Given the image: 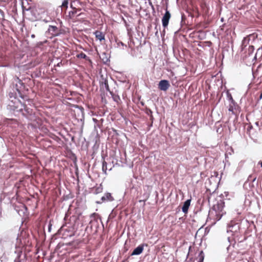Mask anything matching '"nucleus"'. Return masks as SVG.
Segmentation results:
<instances>
[{"label":"nucleus","mask_w":262,"mask_h":262,"mask_svg":"<svg viewBox=\"0 0 262 262\" xmlns=\"http://www.w3.org/2000/svg\"><path fill=\"white\" fill-rule=\"evenodd\" d=\"M228 195L229 192L228 191H225L224 193L221 194L219 196L220 199H216V203L214 204L212 207V210L215 212V215L217 221L220 220L223 215L226 213L224 211L225 207L224 199H225V197H227Z\"/></svg>","instance_id":"obj_1"},{"label":"nucleus","mask_w":262,"mask_h":262,"mask_svg":"<svg viewBox=\"0 0 262 262\" xmlns=\"http://www.w3.org/2000/svg\"><path fill=\"white\" fill-rule=\"evenodd\" d=\"M14 80L16 82L14 86V91H16L18 93V97L24 101L28 100V97L27 94L29 89L25 83L17 76L14 77Z\"/></svg>","instance_id":"obj_2"},{"label":"nucleus","mask_w":262,"mask_h":262,"mask_svg":"<svg viewBox=\"0 0 262 262\" xmlns=\"http://www.w3.org/2000/svg\"><path fill=\"white\" fill-rule=\"evenodd\" d=\"M31 20L33 21L42 20L49 23L51 18L48 16V12L42 9H33L31 10Z\"/></svg>","instance_id":"obj_3"},{"label":"nucleus","mask_w":262,"mask_h":262,"mask_svg":"<svg viewBox=\"0 0 262 262\" xmlns=\"http://www.w3.org/2000/svg\"><path fill=\"white\" fill-rule=\"evenodd\" d=\"M24 104L19 99L11 100L7 105V108L14 113H18L19 114Z\"/></svg>","instance_id":"obj_4"},{"label":"nucleus","mask_w":262,"mask_h":262,"mask_svg":"<svg viewBox=\"0 0 262 262\" xmlns=\"http://www.w3.org/2000/svg\"><path fill=\"white\" fill-rule=\"evenodd\" d=\"M19 114L29 121H34L36 120V117L33 110L28 107L25 104L23 106Z\"/></svg>","instance_id":"obj_5"},{"label":"nucleus","mask_w":262,"mask_h":262,"mask_svg":"<svg viewBox=\"0 0 262 262\" xmlns=\"http://www.w3.org/2000/svg\"><path fill=\"white\" fill-rule=\"evenodd\" d=\"M91 220L89 222V226L90 227L92 230L94 229L95 231L96 232L97 231L98 228H99V221H100L103 227V224L101 221V219L100 216L96 213H93L90 215Z\"/></svg>","instance_id":"obj_6"},{"label":"nucleus","mask_w":262,"mask_h":262,"mask_svg":"<svg viewBox=\"0 0 262 262\" xmlns=\"http://www.w3.org/2000/svg\"><path fill=\"white\" fill-rule=\"evenodd\" d=\"M240 229L239 223L235 220H231L227 226V232L231 233V236H233L237 233Z\"/></svg>","instance_id":"obj_7"},{"label":"nucleus","mask_w":262,"mask_h":262,"mask_svg":"<svg viewBox=\"0 0 262 262\" xmlns=\"http://www.w3.org/2000/svg\"><path fill=\"white\" fill-rule=\"evenodd\" d=\"M63 33V30L58 28L55 25H50L46 34H50L51 36L50 38H52L53 37L59 36Z\"/></svg>","instance_id":"obj_8"},{"label":"nucleus","mask_w":262,"mask_h":262,"mask_svg":"<svg viewBox=\"0 0 262 262\" xmlns=\"http://www.w3.org/2000/svg\"><path fill=\"white\" fill-rule=\"evenodd\" d=\"M255 50L253 45H250L248 48H246L242 52V57L244 60L248 59L249 61L251 60V58L253 57V53Z\"/></svg>","instance_id":"obj_9"},{"label":"nucleus","mask_w":262,"mask_h":262,"mask_svg":"<svg viewBox=\"0 0 262 262\" xmlns=\"http://www.w3.org/2000/svg\"><path fill=\"white\" fill-rule=\"evenodd\" d=\"M181 27L179 31L184 32H187L191 29L189 28L188 25V21L187 20L186 16L184 13H181V20L180 23Z\"/></svg>","instance_id":"obj_10"},{"label":"nucleus","mask_w":262,"mask_h":262,"mask_svg":"<svg viewBox=\"0 0 262 262\" xmlns=\"http://www.w3.org/2000/svg\"><path fill=\"white\" fill-rule=\"evenodd\" d=\"M115 200L114 197L112 196L111 193L106 192L104 193L103 195L100 198L99 201H96V203L97 204H101L103 203L111 202Z\"/></svg>","instance_id":"obj_11"},{"label":"nucleus","mask_w":262,"mask_h":262,"mask_svg":"<svg viewBox=\"0 0 262 262\" xmlns=\"http://www.w3.org/2000/svg\"><path fill=\"white\" fill-rule=\"evenodd\" d=\"M171 18V13L167 8L165 9V13L163 14L162 17V24L163 27L165 29L168 27L169 24V20Z\"/></svg>","instance_id":"obj_12"},{"label":"nucleus","mask_w":262,"mask_h":262,"mask_svg":"<svg viewBox=\"0 0 262 262\" xmlns=\"http://www.w3.org/2000/svg\"><path fill=\"white\" fill-rule=\"evenodd\" d=\"M14 209L20 216H24L28 211L27 206L24 204L15 205L14 206Z\"/></svg>","instance_id":"obj_13"},{"label":"nucleus","mask_w":262,"mask_h":262,"mask_svg":"<svg viewBox=\"0 0 262 262\" xmlns=\"http://www.w3.org/2000/svg\"><path fill=\"white\" fill-rule=\"evenodd\" d=\"M200 7L203 12V16L205 19L206 17L209 16L210 7L205 2H202L200 4Z\"/></svg>","instance_id":"obj_14"},{"label":"nucleus","mask_w":262,"mask_h":262,"mask_svg":"<svg viewBox=\"0 0 262 262\" xmlns=\"http://www.w3.org/2000/svg\"><path fill=\"white\" fill-rule=\"evenodd\" d=\"M99 85L100 89L105 88L107 92H109L111 95L113 92L110 91L109 85L108 83V80L106 78L103 77V75L101 76V79L99 81Z\"/></svg>","instance_id":"obj_15"},{"label":"nucleus","mask_w":262,"mask_h":262,"mask_svg":"<svg viewBox=\"0 0 262 262\" xmlns=\"http://www.w3.org/2000/svg\"><path fill=\"white\" fill-rule=\"evenodd\" d=\"M170 86L169 82L168 80L162 79L159 82L158 89L162 91H166Z\"/></svg>","instance_id":"obj_16"},{"label":"nucleus","mask_w":262,"mask_h":262,"mask_svg":"<svg viewBox=\"0 0 262 262\" xmlns=\"http://www.w3.org/2000/svg\"><path fill=\"white\" fill-rule=\"evenodd\" d=\"M145 113L149 116L150 122L148 123L147 125L150 128L153 125V123L155 120L154 116L152 115V111L149 108L146 107L144 109Z\"/></svg>","instance_id":"obj_17"},{"label":"nucleus","mask_w":262,"mask_h":262,"mask_svg":"<svg viewBox=\"0 0 262 262\" xmlns=\"http://www.w3.org/2000/svg\"><path fill=\"white\" fill-rule=\"evenodd\" d=\"M144 246H147V245L146 244H141L138 246L134 249L130 254V256L139 255L141 254L144 250Z\"/></svg>","instance_id":"obj_18"},{"label":"nucleus","mask_w":262,"mask_h":262,"mask_svg":"<svg viewBox=\"0 0 262 262\" xmlns=\"http://www.w3.org/2000/svg\"><path fill=\"white\" fill-rule=\"evenodd\" d=\"M15 253H17V256L14 260V262H23L26 257V254H23L21 250L16 251Z\"/></svg>","instance_id":"obj_19"},{"label":"nucleus","mask_w":262,"mask_h":262,"mask_svg":"<svg viewBox=\"0 0 262 262\" xmlns=\"http://www.w3.org/2000/svg\"><path fill=\"white\" fill-rule=\"evenodd\" d=\"M191 199L186 200L184 203L182 207V211L185 214H187L189 208L190 206Z\"/></svg>","instance_id":"obj_20"},{"label":"nucleus","mask_w":262,"mask_h":262,"mask_svg":"<svg viewBox=\"0 0 262 262\" xmlns=\"http://www.w3.org/2000/svg\"><path fill=\"white\" fill-rule=\"evenodd\" d=\"M251 45V42L250 40L248 39V37L247 36H245L243 38L242 43L241 45V52L244 51L245 49H246L247 47L248 46H250Z\"/></svg>","instance_id":"obj_21"},{"label":"nucleus","mask_w":262,"mask_h":262,"mask_svg":"<svg viewBox=\"0 0 262 262\" xmlns=\"http://www.w3.org/2000/svg\"><path fill=\"white\" fill-rule=\"evenodd\" d=\"M251 61H256L257 59H262V47H259L257 50L254 56L252 57Z\"/></svg>","instance_id":"obj_22"},{"label":"nucleus","mask_w":262,"mask_h":262,"mask_svg":"<svg viewBox=\"0 0 262 262\" xmlns=\"http://www.w3.org/2000/svg\"><path fill=\"white\" fill-rule=\"evenodd\" d=\"M72 106V107L79 110L80 114H78V116H80V115H81V118H80V119L81 121H83L84 119V108L82 106L77 105V104H73Z\"/></svg>","instance_id":"obj_23"},{"label":"nucleus","mask_w":262,"mask_h":262,"mask_svg":"<svg viewBox=\"0 0 262 262\" xmlns=\"http://www.w3.org/2000/svg\"><path fill=\"white\" fill-rule=\"evenodd\" d=\"M47 42H48V40L45 39L43 41H40L37 42L35 43H33L32 46L35 48L42 50L45 47V44Z\"/></svg>","instance_id":"obj_24"},{"label":"nucleus","mask_w":262,"mask_h":262,"mask_svg":"<svg viewBox=\"0 0 262 262\" xmlns=\"http://www.w3.org/2000/svg\"><path fill=\"white\" fill-rule=\"evenodd\" d=\"M238 123V117L235 116L232 122V125L228 126V129L230 132L231 131H235L237 129L236 124Z\"/></svg>","instance_id":"obj_25"},{"label":"nucleus","mask_w":262,"mask_h":262,"mask_svg":"<svg viewBox=\"0 0 262 262\" xmlns=\"http://www.w3.org/2000/svg\"><path fill=\"white\" fill-rule=\"evenodd\" d=\"M96 38L99 41H101L105 39L104 34L101 31H96L94 32Z\"/></svg>","instance_id":"obj_26"},{"label":"nucleus","mask_w":262,"mask_h":262,"mask_svg":"<svg viewBox=\"0 0 262 262\" xmlns=\"http://www.w3.org/2000/svg\"><path fill=\"white\" fill-rule=\"evenodd\" d=\"M110 56H108L107 54L103 52L100 56V58L102 60L104 64H107V62L110 61Z\"/></svg>","instance_id":"obj_27"},{"label":"nucleus","mask_w":262,"mask_h":262,"mask_svg":"<svg viewBox=\"0 0 262 262\" xmlns=\"http://www.w3.org/2000/svg\"><path fill=\"white\" fill-rule=\"evenodd\" d=\"M0 145H1L2 151L3 152L6 153L8 150V148L7 147L6 144L4 139L0 136Z\"/></svg>","instance_id":"obj_28"},{"label":"nucleus","mask_w":262,"mask_h":262,"mask_svg":"<svg viewBox=\"0 0 262 262\" xmlns=\"http://www.w3.org/2000/svg\"><path fill=\"white\" fill-rule=\"evenodd\" d=\"M191 11L192 14H195L196 17L198 18L200 16L201 13L199 11V8L197 6L192 4V7L191 8Z\"/></svg>","instance_id":"obj_29"},{"label":"nucleus","mask_w":262,"mask_h":262,"mask_svg":"<svg viewBox=\"0 0 262 262\" xmlns=\"http://www.w3.org/2000/svg\"><path fill=\"white\" fill-rule=\"evenodd\" d=\"M248 39L251 42V45H253L256 39L257 38L258 35L256 33H252L246 36Z\"/></svg>","instance_id":"obj_30"},{"label":"nucleus","mask_w":262,"mask_h":262,"mask_svg":"<svg viewBox=\"0 0 262 262\" xmlns=\"http://www.w3.org/2000/svg\"><path fill=\"white\" fill-rule=\"evenodd\" d=\"M103 186L102 184H99L98 186H96L94 188L93 193L94 194H98L102 192Z\"/></svg>","instance_id":"obj_31"},{"label":"nucleus","mask_w":262,"mask_h":262,"mask_svg":"<svg viewBox=\"0 0 262 262\" xmlns=\"http://www.w3.org/2000/svg\"><path fill=\"white\" fill-rule=\"evenodd\" d=\"M81 9H72V10L70 11L68 13L69 17L71 19L77 13L78 11H80Z\"/></svg>","instance_id":"obj_32"},{"label":"nucleus","mask_w":262,"mask_h":262,"mask_svg":"<svg viewBox=\"0 0 262 262\" xmlns=\"http://www.w3.org/2000/svg\"><path fill=\"white\" fill-rule=\"evenodd\" d=\"M227 239H228V242L230 243V245H229L227 248V251H229V249H230V246L231 245H232L233 247L234 246V245H235L236 244V242L234 239V238L233 237H231L230 236H228L227 237Z\"/></svg>","instance_id":"obj_33"},{"label":"nucleus","mask_w":262,"mask_h":262,"mask_svg":"<svg viewBox=\"0 0 262 262\" xmlns=\"http://www.w3.org/2000/svg\"><path fill=\"white\" fill-rule=\"evenodd\" d=\"M76 56L78 58L84 59L87 61L90 60V57L83 52H81L80 53L77 54Z\"/></svg>","instance_id":"obj_34"},{"label":"nucleus","mask_w":262,"mask_h":262,"mask_svg":"<svg viewBox=\"0 0 262 262\" xmlns=\"http://www.w3.org/2000/svg\"><path fill=\"white\" fill-rule=\"evenodd\" d=\"M226 96H227V99L231 103H232L233 104H234L235 103V102L234 100L233 99L231 94L229 91L227 92Z\"/></svg>","instance_id":"obj_35"},{"label":"nucleus","mask_w":262,"mask_h":262,"mask_svg":"<svg viewBox=\"0 0 262 262\" xmlns=\"http://www.w3.org/2000/svg\"><path fill=\"white\" fill-rule=\"evenodd\" d=\"M77 5H81V3L78 0L74 1L71 3V7L72 9H80V8H76Z\"/></svg>","instance_id":"obj_36"},{"label":"nucleus","mask_w":262,"mask_h":262,"mask_svg":"<svg viewBox=\"0 0 262 262\" xmlns=\"http://www.w3.org/2000/svg\"><path fill=\"white\" fill-rule=\"evenodd\" d=\"M99 145L98 144H97V142H96L94 144V145H93V146L92 147L93 152H92V156H93L94 157L95 156V155L96 154V153L97 152V151L99 149Z\"/></svg>","instance_id":"obj_37"},{"label":"nucleus","mask_w":262,"mask_h":262,"mask_svg":"<svg viewBox=\"0 0 262 262\" xmlns=\"http://www.w3.org/2000/svg\"><path fill=\"white\" fill-rule=\"evenodd\" d=\"M102 158L103 159H104V157H103V155H102ZM107 162L104 160H103V161L102 162V171L105 174H106V171H107Z\"/></svg>","instance_id":"obj_38"},{"label":"nucleus","mask_w":262,"mask_h":262,"mask_svg":"<svg viewBox=\"0 0 262 262\" xmlns=\"http://www.w3.org/2000/svg\"><path fill=\"white\" fill-rule=\"evenodd\" d=\"M9 96L10 98L14 97V100L18 99L17 97H18V93H16V91H14V92H10L9 94Z\"/></svg>","instance_id":"obj_39"},{"label":"nucleus","mask_w":262,"mask_h":262,"mask_svg":"<svg viewBox=\"0 0 262 262\" xmlns=\"http://www.w3.org/2000/svg\"><path fill=\"white\" fill-rule=\"evenodd\" d=\"M186 13L188 14V16L193 18L194 17V14H192L191 11V8H187L185 10Z\"/></svg>","instance_id":"obj_40"},{"label":"nucleus","mask_w":262,"mask_h":262,"mask_svg":"<svg viewBox=\"0 0 262 262\" xmlns=\"http://www.w3.org/2000/svg\"><path fill=\"white\" fill-rule=\"evenodd\" d=\"M34 74L36 78L40 77L41 76V69L37 70L35 72H34Z\"/></svg>","instance_id":"obj_41"},{"label":"nucleus","mask_w":262,"mask_h":262,"mask_svg":"<svg viewBox=\"0 0 262 262\" xmlns=\"http://www.w3.org/2000/svg\"><path fill=\"white\" fill-rule=\"evenodd\" d=\"M115 217V214L113 213V210L112 211L111 213L109 214L107 217V222H108L109 221L112 220Z\"/></svg>","instance_id":"obj_42"},{"label":"nucleus","mask_w":262,"mask_h":262,"mask_svg":"<svg viewBox=\"0 0 262 262\" xmlns=\"http://www.w3.org/2000/svg\"><path fill=\"white\" fill-rule=\"evenodd\" d=\"M115 42L117 43L118 47L120 45H121L123 47L126 46V45L123 42H122L120 40H119L117 38H115Z\"/></svg>","instance_id":"obj_43"},{"label":"nucleus","mask_w":262,"mask_h":262,"mask_svg":"<svg viewBox=\"0 0 262 262\" xmlns=\"http://www.w3.org/2000/svg\"><path fill=\"white\" fill-rule=\"evenodd\" d=\"M204 257H205L204 253L202 250H201V251H200V252L199 253L198 258L204 259Z\"/></svg>","instance_id":"obj_44"},{"label":"nucleus","mask_w":262,"mask_h":262,"mask_svg":"<svg viewBox=\"0 0 262 262\" xmlns=\"http://www.w3.org/2000/svg\"><path fill=\"white\" fill-rule=\"evenodd\" d=\"M52 224L51 223V220H50L49 223L48 225V231L49 232H51V231L52 230Z\"/></svg>","instance_id":"obj_45"},{"label":"nucleus","mask_w":262,"mask_h":262,"mask_svg":"<svg viewBox=\"0 0 262 262\" xmlns=\"http://www.w3.org/2000/svg\"><path fill=\"white\" fill-rule=\"evenodd\" d=\"M29 126L31 127L32 129L37 128V125L34 122H32L28 124Z\"/></svg>","instance_id":"obj_46"},{"label":"nucleus","mask_w":262,"mask_h":262,"mask_svg":"<svg viewBox=\"0 0 262 262\" xmlns=\"http://www.w3.org/2000/svg\"><path fill=\"white\" fill-rule=\"evenodd\" d=\"M54 140L56 141L58 143H60V142H61V139L58 136H55L54 138H53Z\"/></svg>","instance_id":"obj_47"},{"label":"nucleus","mask_w":262,"mask_h":262,"mask_svg":"<svg viewBox=\"0 0 262 262\" xmlns=\"http://www.w3.org/2000/svg\"><path fill=\"white\" fill-rule=\"evenodd\" d=\"M262 99V91L260 94L259 97L256 99V104H258L259 101Z\"/></svg>","instance_id":"obj_48"},{"label":"nucleus","mask_w":262,"mask_h":262,"mask_svg":"<svg viewBox=\"0 0 262 262\" xmlns=\"http://www.w3.org/2000/svg\"><path fill=\"white\" fill-rule=\"evenodd\" d=\"M162 1L164 3L165 2L166 8L168 7V0H162Z\"/></svg>","instance_id":"obj_49"},{"label":"nucleus","mask_w":262,"mask_h":262,"mask_svg":"<svg viewBox=\"0 0 262 262\" xmlns=\"http://www.w3.org/2000/svg\"><path fill=\"white\" fill-rule=\"evenodd\" d=\"M247 239V236H245L244 237H243V239H241V241H239V242H240V243L246 241Z\"/></svg>","instance_id":"obj_50"},{"label":"nucleus","mask_w":262,"mask_h":262,"mask_svg":"<svg viewBox=\"0 0 262 262\" xmlns=\"http://www.w3.org/2000/svg\"><path fill=\"white\" fill-rule=\"evenodd\" d=\"M148 197H149V195H147L146 196V199H145V200H140V201H139V202H142V201L145 202L146 201V200L148 199Z\"/></svg>","instance_id":"obj_51"},{"label":"nucleus","mask_w":262,"mask_h":262,"mask_svg":"<svg viewBox=\"0 0 262 262\" xmlns=\"http://www.w3.org/2000/svg\"><path fill=\"white\" fill-rule=\"evenodd\" d=\"M129 256H128L126 258L123 259L122 262H128V259L129 258Z\"/></svg>","instance_id":"obj_52"},{"label":"nucleus","mask_w":262,"mask_h":262,"mask_svg":"<svg viewBox=\"0 0 262 262\" xmlns=\"http://www.w3.org/2000/svg\"><path fill=\"white\" fill-rule=\"evenodd\" d=\"M179 220L181 221L182 222H184V218L183 217H181L179 218Z\"/></svg>","instance_id":"obj_53"},{"label":"nucleus","mask_w":262,"mask_h":262,"mask_svg":"<svg viewBox=\"0 0 262 262\" xmlns=\"http://www.w3.org/2000/svg\"><path fill=\"white\" fill-rule=\"evenodd\" d=\"M204 260L203 259H200V258H198V262H204Z\"/></svg>","instance_id":"obj_54"},{"label":"nucleus","mask_w":262,"mask_h":262,"mask_svg":"<svg viewBox=\"0 0 262 262\" xmlns=\"http://www.w3.org/2000/svg\"><path fill=\"white\" fill-rule=\"evenodd\" d=\"M93 121H94L95 123H96L98 122L97 119H96V118H93Z\"/></svg>","instance_id":"obj_55"},{"label":"nucleus","mask_w":262,"mask_h":262,"mask_svg":"<svg viewBox=\"0 0 262 262\" xmlns=\"http://www.w3.org/2000/svg\"><path fill=\"white\" fill-rule=\"evenodd\" d=\"M256 177H254V178H253L251 180L252 182V183H253V182H254L256 180Z\"/></svg>","instance_id":"obj_56"},{"label":"nucleus","mask_w":262,"mask_h":262,"mask_svg":"<svg viewBox=\"0 0 262 262\" xmlns=\"http://www.w3.org/2000/svg\"><path fill=\"white\" fill-rule=\"evenodd\" d=\"M31 38H34L35 37V35L34 34H32L31 35Z\"/></svg>","instance_id":"obj_57"},{"label":"nucleus","mask_w":262,"mask_h":262,"mask_svg":"<svg viewBox=\"0 0 262 262\" xmlns=\"http://www.w3.org/2000/svg\"><path fill=\"white\" fill-rule=\"evenodd\" d=\"M63 5H68V2H66L65 1L63 2V4H62Z\"/></svg>","instance_id":"obj_58"},{"label":"nucleus","mask_w":262,"mask_h":262,"mask_svg":"<svg viewBox=\"0 0 262 262\" xmlns=\"http://www.w3.org/2000/svg\"><path fill=\"white\" fill-rule=\"evenodd\" d=\"M259 164L260 165V167L262 168V161H260L259 162Z\"/></svg>","instance_id":"obj_59"},{"label":"nucleus","mask_w":262,"mask_h":262,"mask_svg":"<svg viewBox=\"0 0 262 262\" xmlns=\"http://www.w3.org/2000/svg\"><path fill=\"white\" fill-rule=\"evenodd\" d=\"M140 103L142 106H144V105H145L144 102H143V101L140 102Z\"/></svg>","instance_id":"obj_60"},{"label":"nucleus","mask_w":262,"mask_h":262,"mask_svg":"<svg viewBox=\"0 0 262 262\" xmlns=\"http://www.w3.org/2000/svg\"><path fill=\"white\" fill-rule=\"evenodd\" d=\"M74 156L75 157V161H74V163H76V161H77V158H76V156H75V154H74Z\"/></svg>","instance_id":"obj_61"},{"label":"nucleus","mask_w":262,"mask_h":262,"mask_svg":"<svg viewBox=\"0 0 262 262\" xmlns=\"http://www.w3.org/2000/svg\"><path fill=\"white\" fill-rule=\"evenodd\" d=\"M255 125H257V126H258L259 125V122H255Z\"/></svg>","instance_id":"obj_62"},{"label":"nucleus","mask_w":262,"mask_h":262,"mask_svg":"<svg viewBox=\"0 0 262 262\" xmlns=\"http://www.w3.org/2000/svg\"><path fill=\"white\" fill-rule=\"evenodd\" d=\"M224 18H223V17H222V18H221V21H222V22H223V21H224Z\"/></svg>","instance_id":"obj_63"},{"label":"nucleus","mask_w":262,"mask_h":262,"mask_svg":"<svg viewBox=\"0 0 262 262\" xmlns=\"http://www.w3.org/2000/svg\"><path fill=\"white\" fill-rule=\"evenodd\" d=\"M251 178H252V176H249V177H248V180H250V179H251Z\"/></svg>","instance_id":"obj_64"}]
</instances>
